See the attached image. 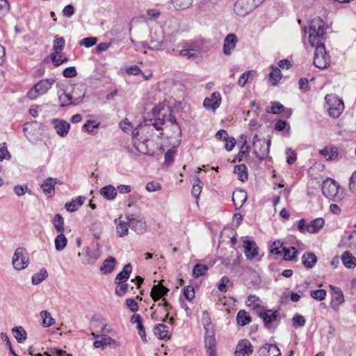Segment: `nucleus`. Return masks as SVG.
Instances as JSON below:
<instances>
[{
	"label": "nucleus",
	"mask_w": 356,
	"mask_h": 356,
	"mask_svg": "<svg viewBox=\"0 0 356 356\" xmlns=\"http://www.w3.org/2000/svg\"><path fill=\"white\" fill-rule=\"evenodd\" d=\"M326 28L324 21L319 17L314 18L308 27L309 42L316 47L314 65L321 70L326 69L330 65V58L323 43Z\"/></svg>",
	"instance_id": "nucleus-1"
},
{
	"label": "nucleus",
	"mask_w": 356,
	"mask_h": 356,
	"mask_svg": "<svg viewBox=\"0 0 356 356\" xmlns=\"http://www.w3.org/2000/svg\"><path fill=\"white\" fill-rule=\"evenodd\" d=\"M152 113L155 118L154 122L152 123V127L156 130L162 129L161 126L165 124V121H170V123L175 124L178 127L175 120L171 119V109L169 106L163 103H160L152 108Z\"/></svg>",
	"instance_id": "nucleus-2"
},
{
	"label": "nucleus",
	"mask_w": 356,
	"mask_h": 356,
	"mask_svg": "<svg viewBox=\"0 0 356 356\" xmlns=\"http://www.w3.org/2000/svg\"><path fill=\"white\" fill-rule=\"evenodd\" d=\"M324 196L332 201L339 202L343 199L344 190L332 179H325L322 186Z\"/></svg>",
	"instance_id": "nucleus-3"
},
{
	"label": "nucleus",
	"mask_w": 356,
	"mask_h": 356,
	"mask_svg": "<svg viewBox=\"0 0 356 356\" xmlns=\"http://www.w3.org/2000/svg\"><path fill=\"white\" fill-rule=\"evenodd\" d=\"M169 289L164 286L161 283L158 284H154L151 290L150 296L154 302L159 300L162 298L161 302L158 304V307H161L162 309L164 311V318L163 321H165V318H168L169 316V310L171 309V305L166 301V300L163 298L165 296Z\"/></svg>",
	"instance_id": "nucleus-4"
},
{
	"label": "nucleus",
	"mask_w": 356,
	"mask_h": 356,
	"mask_svg": "<svg viewBox=\"0 0 356 356\" xmlns=\"http://www.w3.org/2000/svg\"><path fill=\"white\" fill-rule=\"evenodd\" d=\"M164 41V33L161 27L152 28L150 29L148 40L142 42L143 47L152 50H159L161 49Z\"/></svg>",
	"instance_id": "nucleus-5"
},
{
	"label": "nucleus",
	"mask_w": 356,
	"mask_h": 356,
	"mask_svg": "<svg viewBox=\"0 0 356 356\" xmlns=\"http://www.w3.org/2000/svg\"><path fill=\"white\" fill-rule=\"evenodd\" d=\"M12 264L16 270H22L28 267L29 254L24 248L19 247L15 250L12 258Z\"/></svg>",
	"instance_id": "nucleus-6"
},
{
	"label": "nucleus",
	"mask_w": 356,
	"mask_h": 356,
	"mask_svg": "<svg viewBox=\"0 0 356 356\" xmlns=\"http://www.w3.org/2000/svg\"><path fill=\"white\" fill-rule=\"evenodd\" d=\"M253 154L259 160L265 159L269 153L270 140L260 139L257 134H255L252 140Z\"/></svg>",
	"instance_id": "nucleus-7"
},
{
	"label": "nucleus",
	"mask_w": 356,
	"mask_h": 356,
	"mask_svg": "<svg viewBox=\"0 0 356 356\" xmlns=\"http://www.w3.org/2000/svg\"><path fill=\"white\" fill-rule=\"evenodd\" d=\"M257 315L263 320L264 325L268 329H274L278 324L277 310L267 309L265 307L259 309Z\"/></svg>",
	"instance_id": "nucleus-8"
},
{
	"label": "nucleus",
	"mask_w": 356,
	"mask_h": 356,
	"mask_svg": "<svg viewBox=\"0 0 356 356\" xmlns=\"http://www.w3.org/2000/svg\"><path fill=\"white\" fill-rule=\"evenodd\" d=\"M327 104V110L329 115L333 118L339 117L344 109V105L342 99L333 95L325 96Z\"/></svg>",
	"instance_id": "nucleus-9"
},
{
	"label": "nucleus",
	"mask_w": 356,
	"mask_h": 356,
	"mask_svg": "<svg viewBox=\"0 0 356 356\" xmlns=\"http://www.w3.org/2000/svg\"><path fill=\"white\" fill-rule=\"evenodd\" d=\"M40 126L41 124L33 122L30 124H26L23 129L26 137L33 143H36L38 140H42L43 138V129H41Z\"/></svg>",
	"instance_id": "nucleus-10"
},
{
	"label": "nucleus",
	"mask_w": 356,
	"mask_h": 356,
	"mask_svg": "<svg viewBox=\"0 0 356 356\" xmlns=\"http://www.w3.org/2000/svg\"><path fill=\"white\" fill-rule=\"evenodd\" d=\"M257 6L256 0H238L234 4V10L237 15L244 17Z\"/></svg>",
	"instance_id": "nucleus-11"
},
{
	"label": "nucleus",
	"mask_w": 356,
	"mask_h": 356,
	"mask_svg": "<svg viewBox=\"0 0 356 356\" xmlns=\"http://www.w3.org/2000/svg\"><path fill=\"white\" fill-rule=\"evenodd\" d=\"M331 292V307L332 309L337 312L341 305L345 302V298L341 289L339 287L330 285Z\"/></svg>",
	"instance_id": "nucleus-12"
},
{
	"label": "nucleus",
	"mask_w": 356,
	"mask_h": 356,
	"mask_svg": "<svg viewBox=\"0 0 356 356\" xmlns=\"http://www.w3.org/2000/svg\"><path fill=\"white\" fill-rule=\"evenodd\" d=\"M58 95L61 106L69 104H78L83 98V94H80L79 95H71V94L65 93L62 90H58Z\"/></svg>",
	"instance_id": "nucleus-13"
},
{
	"label": "nucleus",
	"mask_w": 356,
	"mask_h": 356,
	"mask_svg": "<svg viewBox=\"0 0 356 356\" xmlns=\"http://www.w3.org/2000/svg\"><path fill=\"white\" fill-rule=\"evenodd\" d=\"M204 347L207 356H218L215 332H211V331H209V333H205Z\"/></svg>",
	"instance_id": "nucleus-14"
},
{
	"label": "nucleus",
	"mask_w": 356,
	"mask_h": 356,
	"mask_svg": "<svg viewBox=\"0 0 356 356\" xmlns=\"http://www.w3.org/2000/svg\"><path fill=\"white\" fill-rule=\"evenodd\" d=\"M183 49L179 51V56L186 58V59H191L196 56V53L198 51L197 45L191 42L188 41L182 44Z\"/></svg>",
	"instance_id": "nucleus-15"
},
{
	"label": "nucleus",
	"mask_w": 356,
	"mask_h": 356,
	"mask_svg": "<svg viewBox=\"0 0 356 356\" xmlns=\"http://www.w3.org/2000/svg\"><path fill=\"white\" fill-rule=\"evenodd\" d=\"M139 130L138 129H134L132 130L131 134L133 136V145L137 149V151L140 153L148 154L152 152L151 150L149 149L148 145L147 143L149 141V139H144L143 142H140L136 137L139 135Z\"/></svg>",
	"instance_id": "nucleus-16"
},
{
	"label": "nucleus",
	"mask_w": 356,
	"mask_h": 356,
	"mask_svg": "<svg viewBox=\"0 0 356 356\" xmlns=\"http://www.w3.org/2000/svg\"><path fill=\"white\" fill-rule=\"evenodd\" d=\"M107 346L113 348H116L120 346V343L106 334H101L99 339L95 340L93 343V346L96 348L104 349Z\"/></svg>",
	"instance_id": "nucleus-17"
},
{
	"label": "nucleus",
	"mask_w": 356,
	"mask_h": 356,
	"mask_svg": "<svg viewBox=\"0 0 356 356\" xmlns=\"http://www.w3.org/2000/svg\"><path fill=\"white\" fill-rule=\"evenodd\" d=\"M221 103V95L218 92H213L209 97L204 100V107L208 110L215 111Z\"/></svg>",
	"instance_id": "nucleus-18"
},
{
	"label": "nucleus",
	"mask_w": 356,
	"mask_h": 356,
	"mask_svg": "<svg viewBox=\"0 0 356 356\" xmlns=\"http://www.w3.org/2000/svg\"><path fill=\"white\" fill-rule=\"evenodd\" d=\"M51 123L56 130V134L60 137H65L70 131V124L65 120L59 119H53Z\"/></svg>",
	"instance_id": "nucleus-19"
},
{
	"label": "nucleus",
	"mask_w": 356,
	"mask_h": 356,
	"mask_svg": "<svg viewBox=\"0 0 356 356\" xmlns=\"http://www.w3.org/2000/svg\"><path fill=\"white\" fill-rule=\"evenodd\" d=\"M257 356H281V352L277 345L266 343L259 349Z\"/></svg>",
	"instance_id": "nucleus-20"
},
{
	"label": "nucleus",
	"mask_w": 356,
	"mask_h": 356,
	"mask_svg": "<svg viewBox=\"0 0 356 356\" xmlns=\"http://www.w3.org/2000/svg\"><path fill=\"white\" fill-rule=\"evenodd\" d=\"M238 42V38L236 35L234 33L228 34L223 44V53L226 56H229L232 54V51L235 49L236 43Z\"/></svg>",
	"instance_id": "nucleus-21"
},
{
	"label": "nucleus",
	"mask_w": 356,
	"mask_h": 356,
	"mask_svg": "<svg viewBox=\"0 0 356 356\" xmlns=\"http://www.w3.org/2000/svg\"><path fill=\"white\" fill-rule=\"evenodd\" d=\"M243 247L244 248V253L248 259H252L258 255V247L254 241H243Z\"/></svg>",
	"instance_id": "nucleus-22"
},
{
	"label": "nucleus",
	"mask_w": 356,
	"mask_h": 356,
	"mask_svg": "<svg viewBox=\"0 0 356 356\" xmlns=\"http://www.w3.org/2000/svg\"><path fill=\"white\" fill-rule=\"evenodd\" d=\"M252 353L251 343L247 339H243L237 344L234 354L236 356H249Z\"/></svg>",
	"instance_id": "nucleus-23"
},
{
	"label": "nucleus",
	"mask_w": 356,
	"mask_h": 356,
	"mask_svg": "<svg viewBox=\"0 0 356 356\" xmlns=\"http://www.w3.org/2000/svg\"><path fill=\"white\" fill-rule=\"evenodd\" d=\"M44 92V82L43 80L39 81L27 93V96L31 99H35Z\"/></svg>",
	"instance_id": "nucleus-24"
},
{
	"label": "nucleus",
	"mask_w": 356,
	"mask_h": 356,
	"mask_svg": "<svg viewBox=\"0 0 356 356\" xmlns=\"http://www.w3.org/2000/svg\"><path fill=\"white\" fill-rule=\"evenodd\" d=\"M247 193L243 190H236L233 193L232 201L236 209L241 208L247 200Z\"/></svg>",
	"instance_id": "nucleus-25"
},
{
	"label": "nucleus",
	"mask_w": 356,
	"mask_h": 356,
	"mask_svg": "<svg viewBox=\"0 0 356 356\" xmlns=\"http://www.w3.org/2000/svg\"><path fill=\"white\" fill-rule=\"evenodd\" d=\"M132 271V266L131 264H126L122 271H120L115 277V284H120L121 282H126L129 278L130 274Z\"/></svg>",
	"instance_id": "nucleus-26"
},
{
	"label": "nucleus",
	"mask_w": 356,
	"mask_h": 356,
	"mask_svg": "<svg viewBox=\"0 0 356 356\" xmlns=\"http://www.w3.org/2000/svg\"><path fill=\"white\" fill-rule=\"evenodd\" d=\"M117 261L115 258L109 257L103 261L100 267V270L103 274L110 273L114 270Z\"/></svg>",
	"instance_id": "nucleus-27"
},
{
	"label": "nucleus",
	"mask_w": 356,
	"mask_h": 356,
	"mask_svg": "<svg viewBox=\"0 0 356 356\" xmlns=\"http://www.w3.org/2000/svg\"><path fill=\"white\" fill-rule=\"evenodd\" d=\"M100 195L107 200H113L117 196V191L113 185H107L99 191Z\"/></svg>",
	"instance_id": "nucleus-28"
},
{
	"label": "nucleus",
	"mask_w": 356,
	"mask_h": 356,
	"mask_svg": "<svg viewBox=\"0 0 356 356\" xmlns=\"http://www.w3.org/2000/svg\"><path fill=\"white\" fill-rule=\"evenodd\" d=\"M130 227L137 234H143L146 231V222L143 219L130 220Z\"/></svg>",
	"instance_id": "nucleus-29"
},
{
	"label": "nucleus",
	"mask_w": 356,
	"mask_h": 356,
	"mask_svg": "<svg viewBox=\"0 0 356 356\" xmlns=\"http://www.w3.org/2000/svg\"><path fill=\"white\" fill-rule=\"evenodd\" d=\"M86 198L83 196H79L71 202H67L65 205V208L67 211L74 212L77 211L79 207L83 205Z\"/></svg>",
	"instance_id": "nucleus-30"
},
{
	"label": "nucleus",
	"mask_w": 356,
	"mask_h": 356,
	"mask_svg": "<svg viewBox=\"0 0 356 356\" xmlns=\"http://www.w3.org/2000/svg\"><path fill=\"white\" fill-rule=\"evenodd\" d=\"M245 303L246 305L253 309L257 314L259 309H263L264 307L261 305V300L253 295H250L248 297Z\"/></svg>",
	"instance_id": "nucleus-31"
},
{
	"label": "nucleus",
	"mask_w": 356,
	"mask_h": 356,
	"mask_svg": "<svg viewBox=\"0 0 356 356\" xmlns=\"http://www.w3.org/2000/svg\"><path fill=\"white\" fill-rule=\"evenodd\" d=\"M115 223L116 225L117 234L118 236L123 237L128 234L130 222L127 223L122 221L120 218H118L115 220Z\"/></svg>",
	"instance_id": "nucleus-32"
},
{
	"label": "nucleus",
	"mask_w": 356,
	"mask_h": 356,
	"mask_svg": "<svg viewBox=\"0 0 356 356\" xmlns=\"http://www.w3.org/2000/svg\"><path fill=\"white\" fill-rule=\"evenodd\" d=\"M302 262L307 268H313L317 262V257L313 252H305L302 257Z\"/></svg>",
	"instance_id": "nucleus-33"
},
{
	"label": "nucleus",
	"mask_w": 356,
	"mask_h": 356,
	"mask_svg": "<svg viewBox=\"0 0 356 356\" xmlns=\"http://www.w3.org/2000/svg\"><path fill=\"white\" fill-rule=\"evenodd\" d=\"M343 264L348 268H353L356 266V258L348 251L344 252L341 255Z\"/></svg>",
	"instance_id": "nucleus-34"
},
{
	"label": "nucleus",
	"mask_w": 356,
	"mask_h": 356,
	"mask_svg": "<svg viewBox=\"0 0 356 356\" xmlns=\"http://www.w3.org/2000/svg\"><path fill=\"white\" fill-rule=\"evenodd\" d=\"M12 333L16 341L19 343L25 341L27 338V333L24 328L22 326L14 327L12 329Z\"/></svg>",
	"instance_id": "nucleus-35"
},
{
	"label": "nucleus",
	"mask_w": 356,
	"mask_h": 356,
	"mask_svg": "<svg viewBox=\"0 0 356 356\" xmlns=\"http://www.w3.org/2000/svg\"><path fill=\"white\" fill-rule=\"evenodd\" d=\"M325 220L323 218H317L309 222V233L316 234L324 226Z\"/></svg>",
	"instance_id": "nucleus-36"
},
{
	"label": "nucleus",
	"mask_w": 356,
	"mask_h": 356,
	"mask_svg": "<svg viewBox=\"0 0 356 356\" xmlns=\"http://www.w3.org/2000/svg\"><path fill=\"white\" fill-rule=\"evenodd\" d=\"M234 172L237 175L240 181L244 182L248 179L247 167L245 164L236 165L234 169Z\"/></svg>",
	"instance_id": "nucleus-37"
},
{
	"label": "nucleus",
	"mask_w": 356,
	"mask_h": 356,
	"mask_svg": "<svg viewBox=\"0 0 356 356\" xmlns=\"http://www.w3.org/2000/svg\"><path fill=\"white\" fill-rule=\"evenodd\" d=\"M298 251L294 247H285L282 248V257L286 261H293L296 259Z\"/></svg>",
	"instance_id": "nucleus-38"
},
{
	"label": "nucleus",
	"mask_w": 356,
	"mask_h": 356,
	"mask_svg": "<svg viewBox=\"0 0 356 356\" xmlns=\"http://www.w3.org/2000/svg\"><path fill=\"white\" fill-rule=\"evenodd\" d=\"M320 154L324 156L327 160H332L337 158L338 154V149L334 147H325L323 149L320 151Z\"/></svg>",
	"instance_id": "nucleus-39"
},
{
	"label": "nucleus",
	"mask_w": 356,
	"mask_h": 356,
	"mask_svg": "<svg viewBox=\"0 0 356 356\" xmlns=\"http://www.w3.org/2000/svg\"><path fill=\"white\" fill-rule=\"evenodd\" d=\"M154 334L161 339L168 338V327L164 324H158L154 328Z\"/></svg>",
	"instance_id": "nucleus-40"
},
{
	"label": "nucleus",
	"mask_w": 356,
	"mask_h": 356,
	"mask_svg": "<svg viewBox=\"0 0 356 356\" xmlns=\"http://www.w3.org/2000/svg\"><path fill=\"white\" fill-rule=\"evenodd\" d=\"M236 321L240 326H245L251 322V317L245 310H240L236 316Z\"/></svg>",
	"instance_id": "nucleus-41"
},
{
	"label": "nucleus",
	"mask_w": 356,
	"mask_h": 356,
	"mask_svg": "<svg viewBox=\"0 0 356 356\" xmlns=\"http://www.w3.org/2000/svg\"><path fill=\"white\" fill-rule=\"evenodd\" d=\"M271 71L269 74V81L271 82L273 86L277 85L279 81L282 78V73L280 70L274 66H271Z\"/></svg>",
	"instance_id": "nucleus-42"
},
{
	"label": "nucleus",
	"mask_w": 356,
	"mask_h": 356,
	"mask_svg": "<svg viewBox=\"0 0 356 356\" xmlns=\"http://www.w3.org/2000/svg\"><path fill=\"white\" fill-rule=\"evenodd\" d=\"M67 243V240L63 232H59V234L54 240L56 250L58 251L63 250L65 248Z\"/></svg>",
	"instance_id": "nucleus-43"
},
{
	"label": "nucleus",
	"mask_w": 356,
	"mask_h": 356,
	"mask_svg": "<svg viewBox=\"0 0 356 356\" xmlns=\"http://www.w3.org/2000/svg\"><path fill=\"white\" fill-rule=\"evenodd\" d=\"M202 322L205 330V333H209V331H211V332H214L213 326L207 312H204L202 313Z\"/></svg>",
	"instance_id": "nucleus-44"
},
{
	"label": "nucleus",
	"mask_w": 356,
	"mask_h": 356,
	"mask_svg": "<svg viewBox=\"0 0 356 356\" xmlns=\"http://www.w3.org/2000/svg\"><path fill=\"white\" fill-rule=\"evenodd\" d=\"M208 265L197 264L193 268V276L194 277H198L205 275L206 272L209 269Z\"/></svg>",
	"instance_id": "nucleus-45"
},
{
	"label": "nucleus",
	"mask_w": 356,
	"mask_h": 356,
	"mask_svg": "<svg viewBox=\"0 0 356 356\" xmlns=\"http://www.w3.org/2000/svg\"><path fill=\"white\" fill-rule=\"evenodd\" d=\"M57 183L56 179L49 177L46 179V196L51 197L54 195V186Z\"/></svg>",
	"instance_id": "nucleus-46"
},
{
	"label": "nucleus",
	"mask_w": 356,
	"mask_h": 356,
	"mask_svg": "<svg viewBox=\"0 0 356 356\" xmlns=\"http://www.w3.org/2000/svg\"><path fill=\"white\" fill-rule=\"evenodd\" d=\"M52 223H53L54 228L56 229V230L58 232H63V231H64V220H63V218L61 216V215H60L58 213L56 214L52 220Z\"/></svg>",
	"instance_id": "nucleus-47"
},
{
	"label": "nucleus",
	"mask_w": 356,
	"mask_h": 356,
	"mask_svg": "<svg viewBox=\"0 0 356 356\" xmlns=\"http://www.w3.org/2000/svg\"><path fill=\"white\" fill-rule=\"evenodd\" d=\"M257 74L256 71L254 70H248L243 73L238 80V84L243 87L245 83L248 82L250 77L255 76Z\"/></svg>",
	"instance_id": "nucleus-48"
},
{
	"label": "nucleus",
	"mask_w": 356,
	"mask_h": 356,
	"mask_svg": "<svg viewBox=\"0 0 356 356\" xmlns=\"http://www.w3.org/2000/svg\"><path fill=\"white\" fill-rule=\"evenodd\" d=\"M65 40L63 38H59L57 35L55 37L54 41L53 49L54 52L56 54H60L65 47Z\"/></svg>",
	"instance_id": "nucleus-49"
},
{
	"label": "nucleus",
	"mask_w": 356,
	"mask_h": 356,
	"mask_svg": "<svg viewBox=\"0 0 356 356\" xmlns=\"http://www.w3.org/2000/svg\"><path fill=\"white\" fill-rule=\"evenodd\" d=\"M51 58L55 66H59L67 61V58L60 54L53 53L51 56Z\"/></svg>",
	"instance_id": "nucleus-50"
},
{
	"label": "nucleus",
	"mask_w": 356,
	"mask_h": 356,
	"mask_svg": "<svg viewBox=\"0 0 356 356\" xmlns=\"http://www.w3.org/2000/svg\"><path fill=\"white\" fill-rule=\"evenodd\" d=\"M175 8L179 9H186L191 6L193 0H171Z\"/></svg>",
	"instance_id": "nucleus-51"
},
{
	"label": "nucleus",
	"mask_w": 356,
	"mask_h": 356,
	"mask_svg": "<svg viewBox=\"0 0 356 356\" xmlns=\"http://www.w3.org/2000/svg\"><path fill=\"white\" fill-rule=\"evenodd\" d=\"M280 241L274 242L270 247V253L275 255H282V248H285Z\"/></svg>",
	"instance_id": "nucleus-52"
},
{
	"label": "nucleus",
	"mask_w": 356,
	"mask_h": 356,
	"mask_svg": "<svg viewBox=\"0 0 356 356\" xmlns=\"http://www.w3.org/2000/svg\"><path fill=\"white\" fill-rule=\"evenodd\" d=\"M195 292L193 287L187 286L184 287L183 291V296L186 300L191 302L195 298Z\"/></svg>",
	"instance_id": "nucleus-53"
},
{
	"label": "nucleus",
	"mask_w": 356,
	"mask_h": 356,
	"mask_svg": "<svg viewBox=\"0 0 356 356\" xmlns=\"http://www.w3.org/2000/svg\"><path fill=\"white\" fill-rule=\"evenodd\" d=\"M10 157L11 156L8 150L6 143H1L0 145V162L3 161L4 159L10 160Z\"/></svg>",
	"instance_id": "nucleus-54"
},
{
	"label": "nucleus",
	"mask_w": 356,
	"mask_h": 356,
	"mask_svg": "<svg viewBox=\"0 0 356 356\" xmlns=\"http://www.w3.org/2000/svg\"><path fill=\"white\" fill-rule=\"evenodd\" d=\"M327 295V292L324 289H318L314 291H311L310 296L315 300H323Z\"/></svg>",
	"instance_id": "nucleus-55"
},
{
	"label": "nucleus",
	"mask_w": 356,
	"mask_h": 356,
	"mask_svg": "<svg viewBox=\"0 0 356 356\" xmlns=\"http://www.w3.org/2000/svg\"><path fill=\"white\" fill-rule=\"evenodd\" d=\"M46 356H72V355L60 349L50 348L46 351Z\"/></svg>",
	"instance_id": "nucleus-56"
},
{
	"label": "nucleus",
	"mask_w": 356,
	"mask_h": 356,
	"mask_svg": "<svg viewBox=\"0 0 356 356\" xmlns=\"http://www.w3.org/2000/svg\"><path fill=\"white\" fill-rule=\"evenodd\" d=\"M284 111V106L277 102H274L272 103V106L270 109H266L268 113H272L274 114L281 113Z\"/></svg>",
	"instance_id": "nucleus-57"
},
{
	"label": "nucleus",
	"mask_w": 356,
	"mask_h": 356,
	"mask_svg": "<svg viewBox=\"0 0 356 356\" xmlns=\"http://www.w3.org/2000/svg\"><path fill=\"white\" fill-rule=\"evenodd\" d=\"M305 322L304 316L300 314H296L292 318L293 325L296 327H303Z\"/></svg>",
	"instance_id": "nucleus-58"
},
{
	"label": "nucleus",
	"mask_w": 356,
	"mask_h": 356,
	"mask_svg": "<svg viewBox=\"0 0 356 356\" xmlns=\"http://www.w3.org/2000/svg\"><path fill=\"white\" fill-rule=\"evenodd\" d=\"M242 145L240 148L239 155L243 156L250 150V146L247 145V136L244 134L241 136Z\"/></svg>",
	"instance_id": "nucleus-59"
},
{
	"label": "nucleus",
	"mask_w": 356,
	"mask_h": 356,
	"mask_svg": "<svg viewBox=\"0 0 356 356\" xmlns=\"http://www.w3.org/2000/svg\"><path fill=\"white\" fill-rule=\"evenodd\" d=\"M97 39L95 37L85 38L80 41V44L89 48L94 46L97 43Z\"/></svg>",
	"instance_id": "nucleus-60"
},
{
	"label": "nucleus",
	"mask_w": 356,
	"mask_h": 356,
	"mask_svg": "<svg viewBox=\"0 0 356 356\" xmlns=\"http://www.w3.org/2000/svg\"><path fill=\"white\" fill-rule=\"evenodd\" d=\"M99 127V123L96 122L93 120H88L83 125V129L89 133H92L95 129H97Z\"/></svg>",
	"instance_id": "nucleus-61"
},
{
	"label": "nucleus",
	"mask_w": 356,
	"mask_h": 356,
	"mask_svg": "<svg viewBox=\"0 0 356 356\" xmlns=\"http://www.w3.org/2000/svg\"><path fill=\"white\" fill-rule=\"evenodd\" d=\"M229 283V279L227 276H223L219 281L218 289L222 292H226L227 291V284Z\"/></svg>",
	"instance_id": "nucleus-62"
},
{
	"label": "nucleus",
	"mask_w": 356,
	"mask_h": 356,
	"mask_svg": "<svg viewBox=\"0 0 356 356\" xmlns=\"http://www.w3.org/2000/svg\"><path fill=\"white\" fill-rule=\"evenodd\" d=\"M117 287L115 288V293L119 296H124L128 290V284L125 282H121L120 284H116Z\"/></svg>",
	"instance_id": "nucleus-63"
},
{
	"label": "nucleus",
	"mask_w": 356,
	"mask_h": 356,
	"mask_svg": "<svg viewBox=\"0 0 356 356\" xmlns=\"http://www.w3.org/2000/svg\"><path fill=\"white\" fill-rule=\"evenodd\" d=\"M286 162L291 165L293 164L297 159L296 153L291 148H287L286 149Z\"/></svg>",
	"instance_id": "nucleus-64"
}]
</instances>
